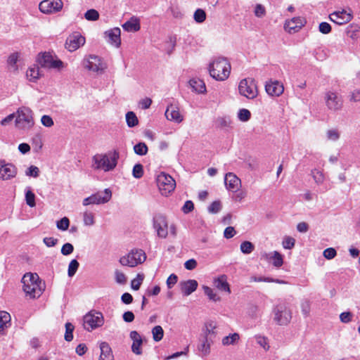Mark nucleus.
<instances>
[{
  "label": "nucleus",
  "instance_id": "obj_1",
  "mask_svg": "<svg viewBox=\"0 0 360 360\" xmlns=\"http://www.w3.org/2000/svg\"><path fill=\"white\" fill-rule=\"evenodd\" d=\"M22 290L30 299L39 297L45 289V284L36 273H26L22 278Z\"/></svg>",
  "mask_w": 360,
  "mask_h": 360
},
{
  "label": "nucleus",
  "instance_id": "obj_2",
  "mask_svg": "<svg viewBox=\"0 0 360 360\" xmlns=\"http://www.w3.org/2000/svg\"><path fill=\"white\" fill-rule=\"evenodd\" d=\"M207 70L212 78L218 82H224L230 76L231 65L226 58L216 57L210 61Z\"/></svg>",
  "mask_w": 360,
  "mask_h": 360
},
{
  "label": "nucleus",
  "instance_id": "obj_3",
  "mask_svg": "<svg viewBox=\"0 0 360 360\" xmlns=\"http://www.w3.org/2000/svg\"><path fill=\"white\" fill-rule=\"evenodd\" d=\"M119 153L116 150L105 153H97L92 157L91 168L108 172L114 170L117 165Z\"/></svg>",
  "mask_w": 360,
  "mask_h": 360
},
{
  "label": "nucleus",
  "instance_id": "obj_4",
  "mask_svg": "<svg viewBox=\"0 0 360 360\" xmlns=\"http://www.w3.org/2000/svg\"><path fill=\"white\" fill-rule=\"evenodd\" d=\"M15 125L20 130L28 131L31 129L34 125L32 110L27 107L19 108L16 112Z\"/></svg>",
  "mask_w": 360,
  "mask_h": 360
},
{
  "label": "nucleus",
  "instance_id": "obj_5",
  "mask_svg": "<svg viewBox=\"0 0 360 360\" xmlns=\"http://www.w3.org/2000/svg\"><path fill=\"white\" fill-rule=\"evenodd\" d=\"M35 62L41 68L53 69L58 71H60L66 68V65L62 60L49 52L39 53L36 57Z\"/></svg>",
  "mask_w": 360,
  "mask_h": 360
},
{
  "label": "nucleus",
  "instance_id": "obj_6",
  "mask_svg": "<svg viewBox=\"0 0 360 360\" xmlns=\"http://www.w3.org/2000/svg\"><path fill=\"white\" fill-rule=\"evenodd\" d=\"M147 256L144 250L139 248L131 249L126 255L122 256L119 262L121 265L129 267H135L143 264Z\"/></svg>",
  "mask_w": 360,
  "mask_h": 360
},
{
  "label": "nucleus",
  "instance_id": "obj_7",
  "mask_svg": "<svg viewBox=\"0 0 360 360\" xmlns=\"http://www.w3.org/2000/svg\"><path fill=\"white\" fill-rule=\"evenodd\" d=\"M323 102L326 109L331 112L340 111L343 107L341 95L334 90H327L324 92Z\"/></svg>",
  "mask_w": 360,
  "mask_h": 360
},
{
  "label": "nucleus",
  "instance_id": "obj_8",
  "mask_svg": "<svg viewBox=\"0 0 360 360\" xmlns=\"http://www.w3.org/2000/svg\"><path fill=\"white\" fill-rule=\"evenodd\" d=\"M274 321L279 326H287L292 319V311L285 303H278L272 309Z\"/></svg>",
  "mask_w": 360,
  "mask_h": 360
},
{
  "label": "nucleus",
  "instance_id": "obj_9",
  "mask_svg": "<svg viewBox=\"0 0 360 360\" xmlns=\"http://www.w3.org/2000/svg\"><path fill=\"white\" fill-rule=\"evenodd\" d=\"M238 92L242 96L248 99H255L258 96V89L257 84L252 78H245L240 81L238 84Z\"/></svg>",
  "mask_w": 360,
  "mask_h": 360
},
{
  "label": "nucleus",
  "instance_id": "obj_10",
  "mask_svg": "<svg viewBox=\"0 0 360 360\" xmlns=\"http://www.w3.org/2000/svg\"><path fill=\"white\" fill-rule=\"evenodd\" d=\"M82 64L86 70L98 75L102 74L106 68L105 63L96 55L86 56L82 60Z\"/></svg>",
  "mask_w": 360,
  "mask_h": 360
},
{
  "label": "nucleus",
  "instance_id": "obj_11",
  "mask_svg": "<svg viewBox=\"0 0 360 360\" xmlns=\"http://www.w3.org/2000/svg\"><path fill=\"white\" fill-rule=\"evenodd\" d=\"M84 327L88 331H91L101 327L104 324V317L101 312L91 311L83 318Z\"/></svg>",
  "mask_w": 360,
  "mask_h": 360
},
{
  "label": "nucleus",
  "instance_id": "obj_12",
  "mask_svg": "<svg viewBox=\"0 0 360 360\" xmlns=\"http://www.w3.org/2000/svg\"><path fill=\"white\" fill-rule=\"evenodd\" d=\"M157 184L160 192L165 196L170 195L176 187L174 179L170 175L164 172L160 173L157 176Z\"/></svg>",
  "mask_w": 360,
  "mask_h": 360
},
{
  "label": "nucleus",
  "instance_id": "obj_13",
  "mask_svg": "<svg viewBox=\"0 0 360 360\" xmlns=\"http://www.w3.org/2000/svg\"><path fill=\"white\" fill-rule=\"evenodd\" d=\"M153 226L157 236L161 238H166L168 236V220L165 215L158 213L153 216Z\"/></svg>",
  "mask_w": 360,
  "mask_h": 360
},
{
  "label": "nucleus",
  "instance_id": "obj_14",
  "mask_svg": "<svg viewBox=\"0 0 360 360\" xmlns=\"http://www.w3.org/2000/svg\"><path fill=\"white\" fill-rule=\"evenodd\" d=\"M353 17V11L350 8H340L329 15L330 20L338 25L349 22Z\"/></svg>",
  "mask_w": 360,
  "mask_h": 360
},
{
  "label": "nucleus",
  "instance_id": "obj_15",
  "mask_svg": "<svg viewBox=\"0 0 360 360\" xmlns=\"http://www.w3.org/2000/svg\"><path fill=\"white\" fill-rule=\"evenodd\" d=\"M307 23L304 17L297 16L286 19L283 24V30L285 32L292 34L298 32Z\"/></svg>",
  "mask_w": 360,
  "mask_h": 360
},
{
  "label": "nucleus",
  "instance_id": "obj_16",
  "mask_svg": "<svg viewBox=\"0 0 360 360\" xmlns=\"http://www.w3.org/2000/svg\"><path fill=\"white\" fill-rule=\"evenodd\" d=\"M85 42V37L81 33L75 32L67 37L65 47L68 51L73 52L83 46Z\"/></svg>",
  "mask_w": 360,
  "mask_h": 360
},
{
  "label": "nucleus",
  "instance_id": "obj_17",
  "mask_svg": "<svg viewBox=\"0 0 360 360\" xmlns=\"http://www.w3.org/2000/svg\"><path fill=\"white\" fill-rule=\"evenodd\" d=\"M63 8L62 0H43L39 4V11L44 14L60 12Z\"/></svg>",
  "mask_w": 360,
  "mask_h": 360
},
{
  "label": "nucleus",
  "instance_id": "obj_18",
  "mask_svg": "<svg viewBox=\"0 0 360 360\" xmlns=\"http://www.w3.org/2000/svg\"><path fill=\"white\" fill-rule=\"evenodd\" d=\"M103 37L110 45L120 48L121 46V30L119 27H113L104 32Z\"/></svg>",
  "mask_w": 360,
  "mask_h": 360
},
{
  "label": "nucleus",
  "instance_id": "obj_19",
  "mask_svg": "<svg viewBox=\"0 0 360 360\" xmlns=\"http://www.w3.org/2000/svg\"><path fill=\"white\" fill-rule=\"evenodd\" d=\"M25 79L32 83H37L38 81L44 76L43 71L38 63L30 65L25 72Z\"/></svg>",
  "mask_w": 360,
  "mask_h": 360
},
{
  "label": "nucleus",
  "instance_id": "obj_20",
  "mask_svg": "<svg viewBox=\"0 0 360 360\" xmlns=\"http://www.w3.org/2000/svg\"><path fill=\"white\" fill-rule=\"evenodd\" d=\"M265 91L272 97H278L283 94L284 86L278 80H269L265 84Z\"/></svg>",
  "mask_w": 360,
  "mask_h": 360
},
{
  "label": "nucleus",
  "instance_id": "obj_21",
  "mask_svg": "<svg viewBox=\"0 0 360 360\" xmlns=\"http://www.w3.org/2000/svg\"><path fill=\"white\" fill-rule=\"evenodd\" d=\"M226 189L231 192H237L241 187V180L233 172H228L224 176Z\"/></svg>",
  "mask_w": 360,
  "mask_h": 360
},
{
  "label": "nucleus",
  "instance_id": "obj_22",
  "mask_svg": "<svg viewBox=\"0 0 360 360\" xmlns=\"http://www.w3.org/2000/svg\"><path fill=\"white\" fill-rule=\"evenodd\" d=\"M165 115L167 120L176 124L182 122L184 118L179 107L174 105H169L167 108Z\"/></svg>",
  "mask_w": 360,
  "mask_h": 360
},
{
  "label": "nucleus",
  "instance_id": "obj_23",
  "mask_svg": "<svg viewBox=\"0 0 360 360\" xmlns=\"http://www.w3.org/2000/svg\"><path fill=\"white\" fill-rule=\"evenodd\" d=\"M218 323L216 321L209 319L204 322L202 327V337L212 339L217 335Z\"/></svg>",
  "mask_w": 360,
  "mask_h": 360
},
{
  "label": "nucleus",
  "instance_id": "obj_24",
  "mask_svg": "<svg viewBox=\"0 0 360 360\" xmlns=\"http://www.w3.org/2000/svg\"><path fill=\"white\" fill-rule=\"evenodd\" d=\"M129 337L132 340L131 351L136 355H141L142 354V344L143 340L141 335L136 330L130 332Z\"/></svg>",
  "mask_w": 360,
  "mask_h": 360
},
{
  "label": "nucleus",
  "instance_id": "obj_25",
  "mask_svg": "<svg viewBox=\"0 0 360 360\" xmlns=\"http://www.w3.org/2000/svg\"><path fill=\"white\" fill-rule=\"evenodd\" d=\"M262 258L266 261L271 262L276 267H281L283 264V256L278 251L264 252L262 254Z\"/></svg>",
  "mask_w": 360,
  "mask_h": 360
},
{
  "label": "nucleus",
  "instance_id": "obj_26",
  "mask_svg": "<svg viewBox=\"0 0 360 360\" xmlns=\"http://www.w3.org/2000/svg\"><path fill=\"white\" fill-rule=\"evenodd\" d=\"M17 174L16 167L11 163H4L1 161V179L8 180L14 178Z\"/></svg>",
  "mask_w": 360,
  "mask_h": 360
},
{
  "label": "nucleus",
  "instance_id": "obj_27",
  "mask_svg": "<svg viewBox=\"0 0 360 360\" xmlns=\"http://www.w3.org/2000/svg\"><path fill=\"white\" fill-rule=\"evenodd\" d=\"M214 285L219 291L230 294L231 292L227 276L224 274L214 278Z\"/></svg>",
  "mask_w": 360,
  "mask_h": 360
},
{
  "label": "nucleus",
  "instance_id": "obj_28",
  "mask_svg": "<svg viewBox=\"0 0 360 360\" xmlns=\"http://www.w3.org/2000/svg\"><path fill=\"white\" fill-rule=\"evenodd\" d=\"M180 287L183 295L188 296L196 290L198 287V282L195 280H188L181 282Z\"/></svg>",
  "mask_w": 360,
  "mask_h": 360
},
{
  "label": "nucleus",
  "instance_id": "obj_29",
  "mask_svg": "<svg viewBox=\"0 0 360 360\" xmlns=\"http://www.w3.org/2000/svg\"><path fill=\"white\" fill-rule=\"evenodd\" d=\"M101 354L98 360H114L112 349L106 342H101L99 345Z\"/></svg>",
  "mask_w": 360,
  "mask_h": 360
},
{
  "label": "nucleus",
  "instance_id": "obj_30",
  "mask_svg": "<svg viewBox=\"0 0 360 360\" xmlns=\"http://www.w3.org/2000/svg\"><path fill=\"white\" fill-rule=\"evenodd\" d=\"M122 27L129 32H138L141 29L140 20L137 17L133 16L125 22Z\"/></svg>",
  "mask_w": 360,
  "mask_h": 360
},
{
  "label": "nucleus",
  "instance_id": "obj_31",
  "mask_svg": "<svg viewBox=\"0 0 360 360\" xmlns=\"http://www.w3.org/2000/svg\"><path fill=\"white\" fill-rule=\"evenodd\" d=\"M212 340L210 338L202 337V340L198 345V350L202 356H207L210 354Z\"/></svg>",
  "mask_w": 360,
  "mask_h": 360
},
{
  "label": "nucleus",
  "instance_id": "obj_32",
  "mask_svg": "<svg viewBox=\"0 0 360 360\" xmlns=\"http://www.w3.org/2000/svg\"><path fill=\"white\" fill-rule=\"evenodd\" d=\"M189 85L195 92L198 94H205L206 92V86L203 80L198 78L190 79Z\"/></svg>",
  "mask_w": 360,
  "mask_h": 360
},
{
  "label": "nucleus",
  "instance_id": "obj_33",
  "mask_svg": "<svg viewBox=\"0 0 360 360\" xmlns=\"http://www.w3.org/2000/svg\"><path fill=\"white\" fill-rule=\"evenodd\" d=\"M340 136L341 132L338 128H329L325 131V137L330 142H337Z\"/></svg>",
  "mask_w": 360,
  "mask_h": 360
},
{
  "label": "nucleus",
  "instance_id": "obj_34",
  "mask_svg": "<svg viewBox=\"0 0 360 360\" xmlns=\"http://www.w3.org/2000/svg\"><path fill=\"white\" fill-rule=\"evenodd\" d=\"M240 340V335L237 333H230L221 339V345L224 347L236 345Z\"/></svg>",
  "mask_w": 360,
  "mask_h": 360
},
{
  "label": "nucleus",
  "instance_id": "obj_35",
  "mask_svg": "<svg viewBox=\"0 0 360 360\" xmlns=\"http://www.w3.org/2000/svg\"><path fill=\"white\" fill-rule=\"evenodd\" d=\"M20 58V53L18 52H15L11 53L7 60V63L10 68L11 71L13 72H18V68L16 65V63Z\"/></svg>",
  "mask_w": 360,
  "mask_h": 360
},
{
  "label": "nucleus",
  "instance_id": "obj_36",
  "mask_svg": "<svg viewBox=\"0 0 360 360\" xmlns=\"http://www.w3.org/2000/svg\"><path fill=\"white\" fill-rule=\"evenodd\" d=\"M83 224L86 226H92L95 224V215L93 212L86 211L82 214Z\"/></svg>",
  "mask_w": 360,
  "mask_h": 360
},
{
  "label": "nucleus",
  "instance_id": "obj_37",
  "mask_svg": "<svg viewBox=\"0 0 360 360\" xmlns=\"http://www.w3.org/2000/svg\"><path fill=\"white\" fill-rule=\"evenodd\" d=\"M252 114L246 108H241L237 112V118L242 122H247L251 119Z\"/></svg>",
  "mask_w": 360,
  "mask_h": 360
},
{
  "label": "nucleus",
  "instance_id": "obj_38",
  "mask_svg": "<svg viewBox=\"0 0 360 360\" xmlns=\"http://www.w3.org/2000/svg\"><path fill=\"white\" fill-rule=\"evenodd\" d=\"M102 201L101 198H98L97 193H94L89 197H87L83 200L82 204L84 206L90 205H99L102 204Z\"/></svg>",
  "mask_w": 360,
  "mask_h": 360
},
{
  "label": "nucleus",
  "instance_id": "obj_39",
  "mask_svg": "<svg viewBox=\"0 0 360 360\" xmlns=\"http://www.w3.org/2000/svg\"><path fill=\"white\" fill-rule=\"evenodd\" d=\"M126 122L129 127H134L139 124V120L136 114L132 112H128L126 114Z\"/></svg>",
  "mask_w": 360,
  "mask_h": 360
},
{
  "label": "nucleus",
  "instance_id": "obj_40",
  "mask_svg": "<svg viewBox=\"0 0 360 360\" xmlns=\"http://www.w3.org/2000/svg\"><path fill=\"white\" fill-rule=\"evenodd\" d=\"M204 293L208 297V298L210 300H212L214 302H219L221 300L220 297L214 292V290L208 287V286H203L202 287Z\"/></svg>",
  "mask_w": 360,
  "mask_h": 360
},
{
  "label": "nucleus",
  "instance_id": "obj_41",
  "mask_svg": "<svg viewBox=\"0 0 360 360\" xmlns=\"http://www.w3.org/2000/svg\"><path fill=\"white\" fill-rule=\"evenodd\" d=\"M152 335L153 340L155 342L160 341L164 335V330L160 326H155L152 329Z\"/></svg>",
  "mask_w": 360,
  "mask_h": 360
},
{
  "label": "nucleus",
  "instance_id": "obj_42",
  "mask_svg": "<svg viewBox=\"0 0 360 360\" xmlns=\"http://www.w3.org/2000/svg\"><path fill=\"white\" fill-rule=\"evenodd\" d=\"M148 150V146L143 142H140L134 146V151L138 155H145L147 154Z\"/></svg>",
  "mask_w": 360,
  "mask_h": 360
},
{
  "label": "nucleus",
  "instance_id": "obj_43",
  "mask_svg": "<svg viewBox=\"0 0 360 360\" xmlns=\"http://www.w3.org/2000/svg\"><path fill=\"white\" fill-rule=\"evenodd\" d=\"M84 18L88 21H96L99 19V13L94 8L87 10L84 13Z\"/></svg>",
  "mask_w": 360,
  "mask_h": 360
},
{
  "label": "nucleus",
  "instance_id": "obj_44",
  "mask_svg": "<svg viewBox=\"0 0 360 360\" xmlns=\"http://www.w3.org/2000/svg\"><path fill=\"white\" fill-rule=\"evenodd\" d=\"M255 249L254 245L250 241H243L240 245V251L245 255L250 254Z\"/></svg>",
  "mask_w": 360,
  "mask_h": 360
},
{
  "label": "nucleus",
  "instance_id": "obj_45",
  "mask_svg": "<svg viewBox=\"0 0 360 360\" xmlns=\"http://www.w3.org/2000/svg\"><path fill=\"white\" fill-rule=\"evenodd\" d=\"M300 308L304 316H309L311 311V302L308 300H302L300 302Z\"/></svg>",
  "mask_w": 360,
  "mask_h": 360
},
{
  "label": "nucleus",
  "instance_id": "obj_46",
  "mask_svg": "<svg viewBox=\"0 0 360 360\" xmlns=\"http://www.w3.org/2000/svg\"><path fill=\"white\" fill-rule=\"evenodd\" d=\"M98 195V198H101L102 201V204H105L109 202L112 198V191L109 188H105L103 192L96 193Z\"/></svg>",
  "mask_w": 360,
  "mask_h": 360
},
{
  "label": "nucleus",
  "instance_id": "obj_47",
  "mask_svg": "<svg viewBox=\"0 0 360 360\" xmlns=\"http://www.w3.org/2000/svg\"><path fill=\"white\" fill-rule=\"evenodd\" d=\"M69 226L70 220L66 217H64L61 219L56 221V227L60 231H67L69 228Z\"/></svg>",
  "mask_w": 360,
  "mask_h": 360
},
{
  "label": "nucleus",
  "instance_id": "obj_48",
  "mask_svg": "<svg viewBox=\"0 0 360 360\" xmlns=\"http://www.w3.org/2000/svg\"><path fill=\"white\" fill-rule=\"evenodd\" d=\"M25 200L27 205L30 207H34L36 205L35 203V195L30 189H27L25 192Z\"/></svg>",
  "mask_w": 360,
  "mask_h": 360
},
{
  "label": "nucleus",
  "instance_id": "obj_49",
  "mask_svg": "<svg viewBox=\"0 0 360 360\" xmlns=\"http://www.w3.org/2000/svg\"><path fill=\"white\" fill-rule=\"evenodd\" d=\"M295 245V240L291 236L284 237L282 241V245L284 249L291 250Z\"/></svg>",
  "mask_w": 360,
  "mask_h": 360
},
{
  "label": "nucleus",
  "instance_id": "obj_50",
  "mask_svg": "<svg viewBox=\"0 0 360 360\" xmlns=\"http://www.w3.org/2000/svg\"><path fill=\"white\" fill-rule=\"evenodd\" d=\"M193 18L196 22L202 23L206 19V13L202 9L198 8L194 12Z\"/></svg>",
  "mask_w": 360,
  "mask_h": 360
},
{
  "label": "nucleus",
  "instance_id": "obj_51",
  "mask_svg": "<svg viewBox=\"0 0 360 360\" xmlns=\"http://www.w3.org/2000/svg\"><path fill=\"white\" fill-rule=\"evenodd\" d=\"M313 179L317 184H321L325 180L324 175L322 172L318 169H314L311 172Z\"/></svg>",
  "mask_w": 360,
  "mask_h": 360
},
{
  "label": "nucleus",
  "instance_id": "obj_52",
  "mask_svg": "<svg viewBox=\"0 0 360 360\" xmlns=\"http://www.w3.org/2000/svg\"><path fill=\"white\" fill-rule=\"evenodd\" d=\"M75 329L74 326L71 323H65V340L66 341H71L73 338L72 332Z\"/></svg>",
  "mask_w": 360,
  "mask_h": 360
},
{
  "label": "nucleus",
  "instance_id": "obj_53",
  "mask_svg": "<svg viewBox=\"0 0 360 360\" xmlns=\"http://www.w3.org/2000/svg\"><path fill=\"white\" fill-rule=\"evenodd\" d=\"M211 214H217L221 210V203L219 200L212 202L207 208Z\"/></svg>",
  "mask_w": 360,
  "mask_h": 360
},
{
  "label": "nucleus",
  "instance_id": "obj_54",
  "mask_svg": "<svg viewBox=\"0 0 360 360\" xmlns=\"http://www.w3.org/2000/svg\"><path fill=\"white\" fill-rule=\"evenodd\" d=\"M79 262L76 259H72L68 266V276L70 277L73 276L79 267Z\"/></svg>",
  "mask_w": 360,
  "mask_h": 360
},
{
  "label": "nucleus",
  "instance_id": "obj_55",
  "mask_svg": "<svg viewBox=\"0 0 360 360\" xmlns=\"http://www.w3.org/2000/svg\"><path fill=\"white\" fill-rule=\"evenodd\" d=\"M132 175L136 179H140L143 175V168L142 165L136 164L132 170Z\"/></svg>",
  "mask_w": 360,
  "mask_h": 360
},
{
  "label": "nucleus",
  "instance_id": "obj_56",
  "mask_svg": "<svg viewBox=\"0 0 360 360\" xmlns=\"http://www.w3.org/2000/svg\"><path fill=\"white\" fill-rule=\"evenodd\" d=\"M143 276L141 275V274H138L137 276L131 281V288L135 290H138L140 288V286L143 282Z\"/></svg>",
  "mask_w": 360,
  "mask_h": 360
},
{
  "label": "nucleus",
  "instance_id": "obj_57",
  "mask_svg": "<svg viewBox=\"0 0 360 360\" xmlns=\"http://www.w3.org/2000/svg\"><path fill=\"white\" fill-rule=\"evenodd\" d=\"M353 314L350 311H344L340 314V320L343 323H348L352 321Z\"/></svg>",
  "mask_w": 360,
  "mask_h": 360
},
{
  "label": "nucleus",
  "instance_id": "obj_58",
  "mask_svg": "<svg viewBox=\"0 0 360 360\" xmlns=\"http://www.w3.org/2000/svg\"><path fill=\"white\" fill-rule=\"evenodd\" d=\"M1 330L4 328V327L7 328L8 326L10 325L11 323V315L6 312L1 311Z\"/></svg>",
  "mask_w": 360,
  "mask_h": 360
},
{
  "label": "nucleus",
  "instance_id": "obj_59",
  "mask_svg": "<svg viewBox=\"0 0 360 360\" xmlns=\"http://www.w3.org/2000/svg\"><path fill=\"white\" fill-rule=\"evenodd\" d=\"M41 123L45 127H51L54 124L53 118L50 115H44L41 117Z\"/></svg>",
  "mask_w": 360,
  "mask_h": 360
},
{
  "label": "nucleus",
  "instance_id": "obj_60",
  "mask_svg": "<svg viewBox=\"0 0 360 360\" xmlns=\"http://www.w3.org/2000/svg\"><path fill=\"white\" fill-rule=\"evenodd\" d=\"M254 13L257 18H263L266 15V9L262 4H257L255 6Z\"/></svg>",
  "mask_w": 360,
  "mask_h": 360
},
{
  "label": "nucleus",
  "instance_id": "obj_61",
  "mask_svg": "<svg viewBox=\"0 0 360 360\" xmlns=\"http://www.w3.org/2000/svg\"><path fill=\"white\" fill-rule=\"evenodd\" d=\"M25 174L28 176L37 178L39 176V169L37 167L32 165L25 171Z\"/></svg>",
  "mask_w": 360,
  "mask_h": 360
},
{
  "label": "nucleus",
  "instance_id": "obj_62",
  "mask_svg": "<svg viewBox=\"0 0 360 360\" xmlns=\"http://www.w3.org/2000/svg\"><path fill=\"white\" fill-rule=\"evenodd\" d=\"M337 255L336 250L333 248H328L324 250L323 252V257L327 259H333Z\"/></svg>",
  "mask_w": 360,
  "mask_h": 360
},
{
  "label": "nucleus",
  "instance_id": "obj_63",
  "mask_svg": "<svg viewBox=\"0 0 360 360\" xmlns=\"http://www.w3.org/2000/svg\"><path fill=\"white\" fill-rule=\"evenodd\" d=\"M319 30L324 34H327L331 32V26L326 22H323L319 24Z\"/></svg>",
  "mask_w": 360,
  "mask_h": 360
},
{
  "label": "nucleus",
  "instance_id": "obj_64",
  "mask_svg": "<svg viewBox=\"0 0 360 360\" xmlns=\"http://www.w3.org/2000/svg\"><path fill=\"white\" fill-rule=\"evenodd\" d=\"M74 250V247L71 243H65L62 248H61V253L63 255H70Z\"/></svg>",
  "mask_w": 360,
  "mask_h": 360
}]
</instances>
